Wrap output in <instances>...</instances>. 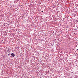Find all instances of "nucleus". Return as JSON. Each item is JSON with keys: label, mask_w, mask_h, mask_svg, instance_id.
<instances>
[{"label": "nucleus", "mask_w": 78, "mask_h": 78, "mask_svg": "<svg viewBox=\"0 0 78 78\" xmlns=\"http://www.w3.org/2000/svg\"><path fill=\"white\" fill-rule=\"evenodd\" d=\"M11 56H12V57H14L15 56V55L14 53H12L11 55Z\"/></svg>", "instance_id": "obj_1"}, {"label": "nucleus", "mask_w": 78, "mask_h": 78, "mask_svg": "<svg viewBox=\"0 0 78 78\" xmlns=\"http://www.w3.org/2000/svg\"><path fill=\"white\" fill-rule=\"evenodd\" d=\"M10 55V54H8L9 56Z\"/></svg>", "instance_id": "obj_2"}, {"label": "nucleus", "mask_w": 78, "mask_h": 78, "mask_svg": "<svg viewBox=\"0 0 78 78\" xmlns=\"http://www.w3.org/2000/svg\"><path fill=\"white\" fill-rule=\"evenodd\" d=\"M41 12H43V11H41Z\"/></svg>", "instance_id": "obj_3"}]
</instances>
